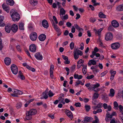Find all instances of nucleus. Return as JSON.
I'll use <instances>...</instances> for the list:
<instances>
[{
  "label": "nucleus",
  "instance_id": "nucleus-1",
  "mask_svg": "<svg viewBox=\"0 0 123 123\" xmlns=\"http://www.w3.org/2000/svg\"><path fill=\"white\" fill-rule=\"evenodd\" d=\"M10 14L12 20L14 21H17L20 19V15L17 12L12 9L10 11Z\"/></svg>",
  "mask_w": 123,
  "mask_h": 123
},
{
  "label": "nucleus",
  "instance_id": "nucleus-2",
  "mask_svg": "<svg viewBox=\"0 0 123 123\" xmlns=\"http://www.w3.org/2000/svg\"><path fill=\"white\" fill-rule=\"evenodd\" d=\"M37 112V111L35 109H32L29 110L26 113V119L28 120H30L32 116L36 114Z\"/></svg>",
  "mask_w": 123,
  "mask_h": 123
},
{
  "label": "nucleus",
  "instance_id": "nucleus-3",
  "mask_svg": "<svg viewBox=\"0 0 123 123\" xmlns=\"http://www.w3.org/2000/svg\"><path fill=\"white\" fill-rule=\"evenodd\" d=\"M105 39L107 41L111 40L113 38V35L110 32H108L105 35Z\"/></svg>",
  "mask_w": 123,
  "mask_h": 123
},
{
  "label": "nucleus",
  "instance_id": "nucleus-4",
  "mask_svg": "<svg viewBox=\"0 0 123 123\" xmlns=\"http://www.w3.org/2000/svg\"><path fill=\"white\" fill-rule=\"evenodd\" d=\"M11 69L12 71L14 74H17L18 72V68L14 64H13L11 66Z\"/></svg>",
  "mask_w": 123,
  "mask_h": 123
},
{
  "label": "nucleus",
  "instance_id": "nucleus-5",
  "mask_svg": "<svg viewBox=\"0 0 123 123\" xmlns=\"http://www.w3.org/2000/svg\"><path fill=\"white\" fill-rule=\"evenodd\" d=\"M120 46V44L118 42L113 43L111 44V47L113 49H118Z\"/></svg>",
  "mask_w": 123,
  "mask_h": 123
},
{
  "label": "nucleus",
  "instance_id": "nucleus-6",
  "mask_svg": "<svg viewBox=\"0 0 123 123\" xmlns=\"http://www.w3.org/2000/svg\"><path fill=\"white\" fill-rule=\"evenodd\" d=\"M37 37V34L36 32H34L31 33L30 35V39L33 41H35Z\"/></svg>",
  "mask_w": 123,
  "mask_h": 123
},
{
  "label": "nucleus",
  "instance_id": "nucleus-7",
  "mask_svg": "<svg viewBox=\"0 0 123 123\" xmlns=\"http://www.w3.org/2000/svg\"><path fill=\"white\" fill-rule=\"evenodd\" d=\"M93 91L95 92H98L99 91V89L98 87L100 86V85L99 83H97L96 84L92 85Z\"/></svg>",
  "mask_w": 123,
  "mask_h": 123
},
{
  "label": "nucleus",
  "instance_id": "nucleus-8",
  "mask_svg": "<svg viewBox=\"0 0 123 123\" xmlns=\"http://www.w3.org/2000/svg\"><path fill=\"white\" fill-rule=\"evenodd\" d=\"M35 56L36 59L38 60H42L43 59V56L39 52L37 53L35 55Z\"/></svg>",
  "mask_w": 123,
  "mask_h": 123
},
{
  "label": "nucleus",
  "instance_id": "nucleus-9",
  "mask_svg": "<svg viewBox=\"0 0 123 123\" xmlns=\"http://www.w3.org/2000/svg\"><path fill=\"white\" fill-rule=\"evenodd\" d=\"M93 118L91 117H86L84 118L83 121H82V123H87L88 122H91Z\"/></svg>",
  "mask_w": 123,
  "mask_h": 123
},
{
  "label": "nucleus",
  "instance_id": "nucleus-10",
  "mask_svg": "<svg viewBox=\"0 0 123 123\" xmlns=\"http://www.w3.org/2000/svg\"><path fill=\"white\" fill-rule=\"evenodd\" d=\"M65 112L66 114L69 118L71 119L73 118V115L71 111L67 110L65 111Z\"/></svg>",
  "mask_w": 123,
  "mask_h": 123
},
{
  "label": "nucleus",
  "instance_id": "nucleus-11",
  "mask_svg": "<svg viewBox=\"0 0 123 123\" xmlns=\"http://www.w3.org/2000/svg\"><path fill=\"white\" fill-rule=\"evenodd\" d=\"M42 23L43 26L44 28H47L49 27V24L47 20L45 19L43 20Z\"/></svg>",
  "mask_w": 123,
  "mask_h": 123
},
{
  "label": "nucleus",
  "instance_id": "nucleus-12",
  "mask_svg": "<svg viewBox=\"0 0 123 123\" xmlns=\"http://www.w3.org/2000/svg\"><path fill=\"white\" fill-rule=\"evenodd\" d=\"M30 50L32 52H35L36 51V45L34 44L31 45L30 46Z\"/></svg>",
  "mask_w": 123,
  "mask_h": 123
},
{
  "label": "nucleus",
  "instance_id": "nucleus-13",
  "mask_svg": "<svg viewBox=\"0 0 123 123\" xmlns=\"http://www.w3.org/2000/svg\"><path fill=\"white\" fill-rule=\"evenodd\" d=\"M95 59L93 58V60H90L88 63V65L90 66L92 65H95L96 64L97 62L98 61V60L97 61H95L94 60Z\"/></svg>",
  "mask_w": 123,
  "mask_h": 123
},
{
  "label": "nucleus",
  "instance_id": "nucleus-14",
  "mask_svg": "<svg viewBox=\"0 0 123 123\" xmlns=\"http://www.w3.org/2000/svg\"><path fill=\"white\" fill-rule=\"evenodd\" d=\"M111 23L112 26L114 27H117L119 26V24L118 22L116 20H113L111 22Z\"/></svg>",
  "mask_w": 123,
  "mask_h": 123
},
{
  "label": "nucleus",
  "instance_id": "nucleus-15",
  "mask_svg": "<svg viewBox=\"0 0 123 123\" xmlns=\"http://www.w3.org/2000/svg\"><path fill=\"white\" fill-rule=\"evenodd\" d=\"M46 35L43 34L40 35L38 37L39 40L42 41H44L46 39Z\"/></svg>",
  "mask_w": 123,
  "mask_h": 123
},
{
  "label": "nucleus",
  "instance_id": "nucleus-16",
  "mask_svg": "<svg viewBox=\"0 0 123 123\" xmlns=\"http://www.w3.org/2000/svg\"><path fill=\"white\" fill-rule=\"evenodd\" d=\"M11 28V30L14 32H16L18 29V26L17 25L15 24L12 25Z\"/></svg>",
  "mask_w": 123,
  "mask_h": 123
},
{
  "label": "nucleus",
  "instance_id": "nucleus-17",
  "mask_svg": "<svg viewBox=\"0 0 123 123\" xmlns=\"http://www.w3.org/2000/svg\"><path fill=\"white\" fill-rule=\"evenodd\" d=\"M77 30H78L79 32L78 36L80 37L82 36V33L84 32L82 28H80L78 25Z\"/></svg>",
  "mask_w": 123,
  "mask_h": 123
},
{
  "label": "nucleus",
  "instance_id": "nucleus-18",
  "mask_svg": "<svg viewBox=\"0 0 123 123\" xmlns=\"http://www.w3.org/2000/svg\"><path fill=\"white\" fill-rule=\"evenodd\" d=\"M54 68V66L53 65L51 64L50 66V77L52 78L53 77V71Z\"/></svg>",
  "mask_w": 123,
  "mask_h": 123
},
{
  "label": "nucleus",
  "instance_id": "nucleus-19",
  "mask_svg": "<svg viewBox=\"0 0 123 123\" xmlns=\"http://www.w3.org/2000/svg\"><path fill=\"white\" fill-rule=\"evenodd\" d=\"M116 10L118 12L123 11V4L117 6L116 8Z\"/></svg>",
  "mask_w": 123,
  "mask_h": 123
},
{
  "label": "nucleus",
  "instance_id": "nucleus-20",
  "mask_svg": "<svg viewBox=\"0 0 123 123\" xmlns=\"http://www.w3.org/2000/svg\"><path fill=\"white\" fill-rule=\"evenodd\" d=\"M11 59L8 57H6L5 58L4 60V62L5 64L7 65H9L11 63Z\"/></svg>",
  "mask_w": 123,
  "mask_h": 123
},
{
  "label": "nucleus",
  "instance_id": "nucleus-21",
  "mask_svg": "<svg viewBox=\"0 0 123 123\" xmlns=\"http://www.w3.org/2000/svg\"><path fill=\"white\" fill-rule=\"evenodd\" d=\"M52 26L54 29L57 32L60 34L61 33V32L60 31V29L58 26H57L56 24H55V23H53L52 25Z\"/></svg>",
  "mask_w": 123,
  "mask_h": 123
},
{
  "label": "nucleus",
  "instance_id": "nucleus-22",
  "mask_svg": "<svg viewBox=\"0 0 123 123\" xmlns=\"http://www.w3.org/2000/svg\"><path fill=\"white\" fill-rule=\"evenodd\" d=\"M103 29L102 28H100L98 30L95 29H94V32L96 34H97L99 36H100L101 34V32Z\"/></svg>",
  "mask_w": 123,
  "mask_h": 123
},
{
  "label": "nucleus",
  "instance_id": "nucleus-23",
  "mask_svg": "<svg viewBox=\"0 0 123 123\" xmlns=\"http://www.w3.org/2000/svg\"><path fill=\"white\" fill-rule=\"evenodd\" d=\"M84 61L82 59H80L77 62V68H80L82 65Z\"/></svg>",
  "mask_w": 123,
  "mask_h": 123
},
{
  "label": "nucleus",
  "instance_id": "nucleus-24",
  "mask_svg": "<svg viewBox=\"0 0 123 123\" xmlns=\"http://www.w3.org/2000/svg\"><path fill=\"white\" fill-rule=\"evenodd\" d=\"M11 30V28L10 25H8L6 26L5 30L6 32L7 33H10Z\"/></svg>",
  "mask_w": 123,
  "mask_h": 123
},
{
  "label": "nucleus",
  "instance_id": "nucleus-25",
  "mask_svg": "<svg viewBox=\"0 0 123 123\" xmlns=\"http://www.w3.org/2000/svg\"><path fill=\"white\" fill-rule=\"evenodd\" d=\"M2 7L3 9L5 10L8 13L9 12V8L8 6L3 4L2 5Z\"/></svg>",
  "mask_w": 123,
  "mask_h": 123
},
{
  "label": "nucleus",
  "instance_id": "nucleus-26",
  "mask_svg": "<svg viewBox=\"0 0 123 123\" xmlns=\"http://www.w3.org/2000/svg\"><path fill=\"white\" fill-rule=\"evenodd\" d=\"M115 93L114 90L112 88L111 89H110V93L109 94V96L111 97H112L114 96Z\"/></svg>",
  "mask_w": 123,
  "mask_h": 123
},
{
  "label": "nucleus",
  "instance_id": "nucleus-27",
  "mask_svg": "<svg viewBox=\"0 0 123 123\" xmlns=\"http://www.w3.org/2000/svg\"><path fill=\"white\" fill-rule=\"evenodd\" d=\"M97 66H92L91 69L94 73H96L98 71V69L97 68Z\"/></svg>",
  "mask_w": 123,
  "mask_h": 123
},
{
  "label": "nucleus",
  "instance_id": "nucleus-28",
  "mask_svg": "<svg viewBox=\"0 0 123 123\" xmlns=\"http://www.w3.org/2000/svg\"><path fill=\"white\" fill-rule=\"evenodd\" d=\"M24 24L22 22H20L19 24V29L22 31H24Z\"/></svg>",
  "mask_w": 123,
  "mask_h": 123
},
{
  "label": "nucleus",
  "instance_id": "nucleus-29",
  "mask_svg": "<svg viewBox=\"0 0 123 123\" xmlns=\"http://www.w3.org/2000/svg\"><path fill=\"white\" fill-rule=\"evenodd\" d=\"M4 19V17L3 16H0V26H2L5 25V24H4L3 23Z\"/></svg>",
  "mask_w": 123,
  "mask_h": 123
},
{
  "label": "nucleus",
  "instance_id": "nucleus-30",
  "mask_svg": "<svg viewBox=\"0 0 123 123\" xmlns=\"http://www.w3.org/2000/svg\"><path fill=\"white\" fill-rule=\"evenodd\" d=\"M6 2L7 4L11 6H13L14 3L13 0H6Z\"/></svg>",
  "mask_w": 123,
  "mask_h": 123
},
{
  "label": "nucleus",
  "instance_id": "nucleus-31",
  "mask_svg": "<svg viewBox=\"0 0 123 123\" xmlns=\"http://www.w3.org/2000/svg\"><path fill=\"white\" fill-rule=\"evenodd\" d=\"M98 44H99V46L100 47L104 48L105 49L106 48V46L104 45L101 40H99V41Z\"/></svg>",
  "mask_w": 123,
  "mask_h": 123
},
{
  "label": "nucleus",
  "instance_id": "nucleus-32",
  "mask_svg": "<svg viewBox=\"0 0 123 123\" xmlns=\"http://www.w3.org/2000/svg\"><path fill=\"white\" fill-rule=\"evenodd\" d=\"M83 67L82 69V73L84 75H85L87 71V66L85 65L83 66Z\"/></svg>",
  "mask_w": 123,
  "mask_h": 123
},
{
  "label": "nucleus",
  "instance_id": "nucleus-33",
  "mask_svg": "<svg viewBox=\"0 0 123 123\" xmlns=\"http://www.w3.org/2000/svg\"><path fill=\"white\" fill-rule=\"evenodd\" d=\"M30 2L32 5L35 6L37 3V2L36 0H30Z\"/></svg>",
  "mask_w": 123,
  "mask_h": 123
},
{
  "label": "nucleus",
  "instance_id": "nucleus-34",
  "mask_svg": "<svg viewBox=\"0 0 123 123\" xmlns=\"http://www.w3.org/2000/svg\"><path fill=\"white\" fill-rule=\"evenodd\" d=\"M18 76L19 78L22 80H23L25 79V77L21 74V72L20 71L19 72Z\"/></svg>",
  "mask_w": 123,
  "mask_h": 123
},
{
  "label": "nucleus",
  "instance_id": "nucleus-35",
  "mask_svg": "<svg viewBox=\"0 0 123 123\" xmlns=\"http://www.w3.org/2000/svg\"><path fill=\"white\" fill-rule=\"evenodd\" d=\"M22 106V103L21 102H19L17 103L16 105V107L17 109H19L21 108Z\"/></svg>",
  "mask_w": 123,
  "mask_h": 123
},
{
  "label": "nucleus",
  "instance_id": "nucleus-36",
  "mask_svg": "<svg viewBox=\"0 0 123 123\" xmlns=\"http://www.w3.org/2000/svg\"><path fill=\"white\" fill-rule=\"evenodd\" d=\"M60 15L61 16H62L63 15H64L65 13V11L64 10V9L62 8L60 10Z\"/></svg>",
  "mask_w": 123,
  "mask_h": 123
},
{
  "label": "nucleus",
  "instance_id": "nucleus-37",
  "mask_svg": "<svg viewBox=\"0 0 123 123\" xmlns=\"http://www.w3.org/2000/svg\"><path fill=\"white\" fill-rule=\"evenodd\" d=\"M99 17L102 18H105L106 16L102 12H100L99 14Z\"/></svg>",
  "mask_w": 123,
  "mask_h": 123
},
{
  "label": "nucleus",
  "instance_id": "nucleus-38",
  "mask_svg": "<svg viewBox=\"0 0 123 123\" xmlns=\"http://www.w3.org/2000/svg\"><path fill=\"white\" fill-rule=\"evenodd\" d=\"M114 108L115 109H117L118 108V104L116 101H115L114 102Z\"/></svg>",
  "mask_w": 123,
  "mask_h": 123
},
{
  "label": "nucleus",
  "instance_id": "nucleus-39",
  "mask_svg": "<svg viewBox=\"0 0 123 123\" xmlns=\"http://www.w3.org/2000/svg\"><path fill=\"white\" fill-rule=\"evenodd\" d=\"M110 73L111 74V75L114 76L116 73V72L115 71H114L113 69H111L110 71Z\"/></svg>",
  "mask_w": 123,
  "mask_h": 123
},
{
  "label": "nucleus",
  "instance_id": "nucleus-40",
  "mask_svg": "<svg viewBox=\"0 0 123 123\" xmlns=\"http://www.w3.org/2000/svg\"><path fill=\"white\" fill-rule=\"evenodd\" d=\"M74 57L75 59H77V48H75L74 52Z\"/></svg>",
  "mask_w": 123,
  "mask_h": 123
},
{
  "label": "nucleus",
  "instance_id": "nucleus-41",
  "mask_svg": "<svg viewBox=\"0 0 123 123\" xmlns=\"http://www.w3.org/2000/svg\"><path fill=\"white\" fill-rule=\"evenodd\" d=\"M99 95V94L97 93H95L93 95V98L94 99H97Z\"/></svg>",
  "mask_w": 123,
  "mask_h": 123
},
{
  "label": "nucleus",
  "instance_id": "nucleus-42",
  "mask_svg": "<svg viewBox=\"0 0 123 123\" xmlns=\"http://www.w3.org/2000/svg\"><path fill=\"white\" fill-rule=\"evenodd\" d=\"M48 95L49 97H51L54 95V94L52 92L51 90H49L48 93Z\"/></svg>",
  "mask_w": 123,
  "mask_h": 123
},
{
  "label": "nucleus",
  "instance_id": "nucleus-43",
  "mask_svg": "<svg viewBox=\"0 0 123 123\" xmlns=\"http://www.w3.org/2000/svg\"><path fill=\"white\" fill-rule=\"evenodd\" d=\"M95 120L93 121L92 123H97L99 121V119H98V117L97 116H95Z\"/></svg>",
  "mask_w": 123,
  "mask_h": 123
},
{
  "label": "nucleus",
  "instance_id": "nucleus-44",
  "mask_svg": "<svg viewBox=\"0 0 123 123\" xmlns=\"http://www.w3.org/2000/svg\"><path fill=\"white\" fill-rule=\"evenodd\" d=\"M92 2L93 3V5L94 6H96L99 4V3H96V0H92Z\"/></svg>",
  "mask_w": 123,
  "mask_h": 123
},
{
  "label": "nucleus",
  "instance_id": "nucleus-45",
  "mask_svg": "<svg viewBox=\"0 0 123 123\" xmlns=\"http://www.w3.org/2000/svg\"><path fill=\"white\" fill-rule=\"evenodd\" d=\"M45 92L43 93V98L45 99L47 98L48 97V96L47 93Z\"/></svg>",
  "mask_w": 123,
  "mask_h": 123
},
{
  "label": "nucleus",
  "instance_id": "nucleus-46",
  "mask_svg": "<svg viewBox=\"0 0 123 123\" xmlns=\"http://www.w3.org/2000/svg\"><path fill=\"white\" fill-rule=\"evenodd\" d=\"M16 47L17 50L19 52H20L21 51V49L19 45H17L16 46Z\"/></svg>",
  "mask_w": 123,
  "mask_h": 123
},
{
  "label": "nucleus",
  "instance_id": "nucleus-47",
  "mask_svg": "<svg viewBox=\"0 0 123 123\" xmlns=\"http://www.w3.org/2000/svg\"><path fill=\"white\" fill-rule=\"evenodd\" d=\"M61 17L62 19H67L68 18V15H67L63 16L62 15Z\"/></svg>",
  "mask_w": 123,
  "mask_h": 123
},
{
  "label": "nucleus",
  "instance_id": "nucleus-48",
  "mask_svg": "<svg viewBox=\"0 0 123 123\" xmlns=\"http://www.w3.org/2000/svg\"><path fill=\"white\" fill-rule=\"evenodd\" d=\"M108 72V71H106L100 74V76L101 77H102L104 76Z\"/></svg>",
  "mask_w": 123,
  "mask_h": 123
},
{
  "label": "nucleus",
  "instance_id": "nucleus-49",
  "mask_svg": "<svg viewBox=\"0 0 123 123\" xmlns=\"http://www.w3.org/2000/svg\"><path fill=\"white\" fill-rule=\"evenodd\" d=\"M96 20V19L95 18L91 17L90 19V21L91 22H95Z\"/></svg>",
  "mask_w": 123,
  "mask_h": 123
},
{
  "label": "nucleus",
  "instance_id": "nucleus-50",
  "mask_svg": "<svg viewBox=\"0 0 123 123\" xmlns=\"http://www.w3.org/2000/svg\"><path fill=\"white\" fill-rule=\"evenodd\" d=\"M70 47L71 50L73 49L74 47V44L73 42L71 43L70 44Z\"/></svg>",
  "mask_w": 123,
  "mask_h": 123
},
{
  "label": "nucleus",
  "instance_id": "nucleus-51",
  "mask_svg": "<svg viewBox=\"0 0 123 123\" xmlns=\"http://www.w3.org/2000/svg\"><path fill=\"white\" fill-rule=\"evenodd\" d=\"M83 54L82 52L80 50H77V55H82Z\"/></svg>",
  "mask_w": 123,
  "mask_h": 123
},
{
  "label": "nucleus",
  "instance_id": "nucleus-52",
  "mask_svg": "<svg viewBox=\"0 0 123 123\" xmlns=\"http://www.w3.org/2000/svg\"><path fill=\"white\" fill-rule=\"evenodd\" d=\"M3 46L2 44V42L1 39L0 38V50L2 49Z\"/></svg>",
  "mask_w": 123,
  "mask_h": 123
},
{
  "label": "nucleus",
  "instance_id": "nucleus-53",
  "mask_svg": "<svg viewBox=\"0 0 123 123\" xmlns=\"http://www.w3.org/2000/svg\"><path fill=\"white\" fill-rule=\"evenodd\" d=\"M80 47L79 48L80 49L83 50L84 49V44L83 43H81L80 45Z\"/></svg>",
  "mask_w": 123,
  "mask_h": 123
},
{
  "label": "nucleus",
  "instance_id": "nucleus-54",
  "mask_svg": "<svg viewBox=\"0 0 123 123\" xmlns=\"http://www.w3.org/2000/svg\"><path fill=\"white\" fill-rule=\"evenodd\" d=\"M85 107L86 109V110L87 111H89L90 108V106L89 105H86Z\"/></svg>",
  "mask_w": 123,
  "mask_h": 123
},
{
  "label": "nucleus",
  "instance_id": "nucleus-55",
  "mask_svg": "<svg viewBox=\"0 0 123 123\" xmlns=\"http://www.w3.org/2000/svg\"><path fill=\"white\" fill-rule=\"evenodd\" d=\"M12 91L14 93V94L17 95L18 92V90L15 89H13L12 90Z\"/></svg>",
  "mask_w": 123,
  "mask_h": 123
},
{
  "label": "nucleus",
  "instance_id": "nucleus-56",
  "mask_svg": "<svg viewBox=\"0 0 123 123\" xmlns=\"http://www.w3.org/2000/svg\"><path fill=\"white\" fill-rule=\"evenodd\" d=\"M99 49L97 47H95L94 49V51L92 52H94V53H96V52H98L99 51Z\"/></svg>",
  "mask_w": 123,
  "mask_h": 123
},
{
  "label": "nucleus",
  "instance_id": "nucleus-57",
  "mask_svg": "<svg viewBox=\"0 0 123 123\" xmlns=\"http://www.w3.org/2000/svg\"><path fill=\"white\" fill-rule=\"evenodd\" d=\"M64 63L65 64H69L70 63V61L68 60H64Z\"/></svg>",
  "mask_w": 123,
  "mask_h": 123
},
{
  "label": "nucleus",
  "instance_id": "nucleus-58",
  "mask_svg": "<svg viewBox=\"0 0 123 123\" xmlns=\"http://www.w3.org/2000/svg\"><path fill=\"white\" fill-rule=\"evenodd\" d=\"M64 63L65 64H69L70 63V61L68 60H64Z\"/></svg>",
  "mask_w": 123,
  "mask_h": 123
},
{
  "label": "nucleus",
  "instance_id": "nucleus-59",
  "mask_svg": "<svg viewBox=\"0 0 123 123\" xmlns=\"http://www.w3.org/2000/svg\"><path fill=\"white\" fill-rule=\"evenodd\" d=\"M97 108H100L103 106V104L102 103H99L98 105H97Z\"/></svg>",
  "mask_w": 123,
  "mask_h": 123
},
{
  "label": "nucleus",
  "instance_id": "nucleus-60",
  "mask_svg": "<svg viewBox=\"0 0 123 123\" xmlns=\"http://www.w3.org/2000/svg\"><path fill=\"white\" fill-rule=\"evenodd\" d=\"M94 77L93 75H92L87 77L86 78L88 79H90L93 78Z\"/></svg>",
  "mask_w": 123,
  "mask_h": 123
},
{
  "label": "nucleus",
  "instance_id": "nucleus-61",
  "mask_svg": "<svg viewBox=\"0 0 123 123\" xmlns=\"http://www.w3.org/2000/svg\"><path fill=\"white\" fill-rule=\"evenodd\" d=\"M58 99L59 101L60 102H62L64 101V98L61 96H60L58 98Z\"/></svg>",
  "mask_w": 123,
  "mask_h": 123
},
{
  "label": "nucleus",
  "instance_id": "nucleus-62",
  "mask_svg": "<svg viewBox=\"0 0 123 123\" xmlns=\"http://www.w3.org/2000/svg\"><path fill=\"white\" fill-rule=\"evenodd\" d=\"M62 56L64 60H68V57L67 56L62 55Z\"/></svg>",
  "mask_w": 123,
  "mask_h": 123
},
{
  "label": "nucleus",
  "instance_id": "nucleus-63",
  "mask_svg": "<svg viewBox=\"0 0 123 123\" xmlns=\"http://www.w3.org/2000/svg\"><path fill=\"white\" fill-rule=\"evenodd\" d=\"M66 25L68 27H69L71 26L72 24L70 22H68L67 23Z\"/></svg>",
  "mask_w": 123,
  "mask_h": 123
},
{
  "label": "nucleus",
  "instance_id": "nucleus-64",
  "mask_svg": "<svg viewBox=\"0 0 123 123\" xmlns=\"http://www.w3.org/2000/svg\"><path fill=\"white\" fill-rule=\"evenodd\" d=\"M103 106L104 108L105 109H107L108 107L107 104L106 103H104L103 104Z\"/></svg>",
  "mask_w": 123,
  "mask_h": 123
}]
</instances>
